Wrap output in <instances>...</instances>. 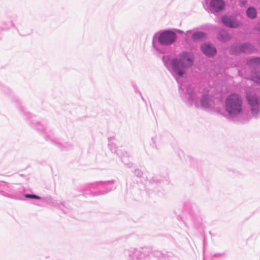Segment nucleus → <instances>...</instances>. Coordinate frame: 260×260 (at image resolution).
Returning a JSON list of instances; mask_svg holds the SVG:
<instances>
[{"label":"nucleus","instance_id":"nucleus-27","mask_svg":"<svg viewBox=\"0 0 260 260\" xmlns=\"http://www.w3.org/2000/svg\"><path fill=\"white\" fill-rule=\"evenodd\" d=\"M159 186H158V188H155V191L157 192L158 196H164L165 194V191L163 190V191H160V190L159 189Z\"/></svg>","mask_w":260,"mask_h":260},{"label":"nucleus","instance_id":"nucleus-20","mask_svg":"<svg viewBox=\"0 0 260 260\" xmlns=\"http://www.w3.org/2000/svg\"><path fill=\"white\" fill-rule=\"evenodd\" d=\"M207 38V34L204 31H197L193 32L191 36V39L193 41H199Z\"/></svg>","mask_w":260,"mask_h":260},{"label":"nucleus","instance_id":"nucleus-2","mask_svg":"<svg viewBox=\"0 0 260 260\" xmlns=\"http://www.w3.org/2000/svg\"><path fill=\"white\" fill-rule=\"evenodd\" d=\"M21 112L27 123L35 129L41 133L45 139L53 144L61 151H67L71 149L73 145L69 143H61L54 137V132L46 126L43 125L40 122L37 121L35 116L29 112H25L23 109L20 108Z\"/></svg>","mask_w":260,"mask_h":260},{"label":"nucleus","instance_id":"nucleus-15","mask_svg":"<svg viewBox=\"0 0 260 260\" xmlns=\"http://www.w3.org/2000/svg\"><path fill=\"white\" fill-rule=\"evenodd\" d=\"M221 22L225 26L232 28H238L241 25L240 21L228 15L223 16L221 18Z\"/></svg>","mask_w":260,"mask_h":260},{"label":"nucleus","instance_id":"nucleus-1","mask_svg":"<svg viewBox=\"0 0 260 260\" xmlns=\"http://www.w3.org/2000/svg\"><path fill=\"white\" fill-rule=\"evenodd\" d=\"M194 59V54L188 51L181 52L178 58L171 59L169 55L162 57L164 66L171 73L178 84V92L180 98L190 104L192 102L191 95L192 91L190 87H188L185 91L184 84L180 82L179 78L183 77L186 74L187 70L193 66Z\"/></svg>","mask_w":260,"mask_h":260},{"label":"nucleus","instance_id":"nucleus-3","mask_svg":"<svg viewBox=\"0 0 260 260\" xmlns=\"http://www.w3.org/2000/svg\"><path fill=\"white\" fill-rule=\"evenodd\" d=\"M126 258L132 260H142L143 259H167L170 257L169 254H164L160 251L151 250L148 247H141L139 249L130 248L124 251Z\"/></svg>","mask_w":260,"mask_h":260},{"label":"nucleus","instance_id":"nucleus-17","mask_svg":"<svg viewBox=\"0 0 260 260\" xmlns=\"http://www.w3.org/2000/svg\"><path fill=\"white\" fill-rule=\"evenodd\" d=\"M232 38L230 33L225 29H220L217 34V39L221 42H226Z\"/></svg>","mask_w":260,"mask_h":260},{"label":"nucleus","instance_id":"nucleus-13","mask_svg":"<svg viewBox=\"0 0 260 260\" xmlns=\"http://www.w3.org/2000/svg\"><path fill=\"white\" fill-rule=\"evenodd\" d=\"M200 49L203 54L208 57H213L217 53L216 48L210 43H203L201 45Z\"/></svg>","mask_w":260,"mask_h":260},{"label":"nucleus","instance_id":"nucleus-4","mask_svg":"<svg viewBox=\"0 0 260 260\" xmlns=\"http://www.w3.org/2000/svg\"><path fill=\"white\" fill-rule=\"evenodd\" d=\"M224 109L226 117L230 121H235L243 112V101L237 93L228 95L224 102Z\"/></svg>","mask_w":260,"mask_h":260},{"label":"nucleus","instance_id":"nucleus-19","mask_svg":"<svg viewBox=\"0 0 260 260\" xmlns=\"http://www.w3.org/2000/svg\"><path fill=\"white\" fill-rule=\"evenodd\" d=\"M246 64L248 67L260 66V57H250L246 59Z\"/></svg>","mask_w":260,"mask_h":260},{"label":"nucleus","instance_id":"nucleus-25","mask_svg":"<svg viewBox=\"0 0 260 260\" xmlns=\"http://www.w3.org/2000/svg\"><path fill=\"white\" fill-rule=\"evenodd\" d=\"M157 138L156 136H154L151 138V141L152 142V144H151L152 147L155 149H158L156 144V140Z\"/></svg>","mask_w":260,"mask_h":260},{"label":"nucleus","instance_id":"nucleus-24","mask_svg":"<svg viewBox=\"0 0 260 260\" xmlns=\"http://www.w3.org/2000/svg\"><path fill=\"white\" fill-rule=\"evenodd\" d=\"M133 172L138 177H141L143 174L142 171L139 169H135Z\"/></svg>","mask_w":260,"mask_h":260},{"label":"nucleus","instance_id":"nucleus-33","mask_svg":"<svg viewBox=\"0 0 260 260\" xmlns=\"http://www.w3.org/2000/svg\"><path fill=\"white\" fill-rule=\"evenodd\" d=\"M258 30L260 31V21L258 25Z\"/></svg>","mask_w":260,"mask_h":260},{"label":"nucleus","instance_id":"nucleus-9","mask_svg":"<svg viewBox=\"0 0 260 260\" xmlns=\"http://www.w3.org/2000/svg\"><path fill=\"white\" fill-rule=\"evenodd\" d=\"M177 39V34L173 30L168 29L160 30L156 32L152 38V46L158 50L156 42L161 45L167 46L174 44Z\"/></svg>","mask_w":260,"mask_h":260},{"label":"nucleus","instance_id":"nucleus-29","mask_svg":"<svg viewBox=\"0 0 260 260\" xmlns=\"http://www.w3.org/2000/svg\"><path fill=\"white\" fill-rule=\"evenodd\" d=\"M136 93H138L140 95V96H141V98L142 100L144 102H146L145 100V99H144V98L143 97V96H142V94H141V92H140V91H139V90H136Z\"/></svg>","mask_w":260,"mask_h":260},{"label":"nucleus","instance_id":"nucleus-32","mask_svg":"<svg viewBox=\"0 0 260 260\" xmlns=\"http://www.w3.org/2000/svg\"><path fill=\"white\" fill-rule=\"evenodd\" d=\"M152 181H154V182H157L158 181V179H155V178H154L152 179Z\"/></svg>","mask_w":260,"mask_h":260},{"label":"nucleus","instance_id":"nucleus-14","mask_svg":"<svg viewBox=\"0 0 260 260\" xmlns=\"http://www.w3.org/2000/svg\"><path fill=\"white\" fill-rule=\"evenodd\" d=\"M13 17V15L10 13H7L5 14L2 22L1 26L0 27V32L1 31L8 30L12 27L17 28L12 20Z\"/></svg>","mask_w":260,"mask_h":260},{"label":"nucleus","instance_id":"nucleus-30","mask_svg":"<svg viewBox=\"0 0 260 260\" xmlns=\"http://www.w3.org/2000/svg\"><path fill=\"white\" fill-rule=\"evenodd\" d=\"M191 32H192V30H187V31H186V33H185V34L187 35V34H188L191 33Z\"/></svg>","mask_w":260,"mask_h":260},{"label":"nucleus","instance_id":"nucleus-11","mask_svg":"<svg viewBox=\"0 0 260 260\" xmlns=\"http://www.w3.org/2000/svg\"><path fill=\"white\" fill-rule=\"evenodd\" d=\"M203 5L205 9L209 8L210 12L215 13L222 11L225 3L224 0H204Z\"/></svg>","mask_w":260,"mask_h":260},{"label":"nucleus","instance_id":"nucleus-10","mask_svg":"<svg viewBox=\"0 0 260 260\" xmlns=\"http://www.w3.org/2000/svg\"><path fill=\"white\" fill-rule=\"evenodd\" d=\"M114 139V137L109 138L108 147L112 152L115 153L121 159V161L128 168H131L133 164L130 162V157L127 152L123 151L121 149H117L115 144L112 142Z\"/></svg>","mask_w":260,"mask_h":260},{"label":"nucleus","instance_id":"nucleus-18","mask_svg":"<svg viewBox=\"0 0 260 260\" xmlns=\"http://www.w3.org/2000/svg\"><path fill=\"white\" fill-rule=\"evenodd\" d=\"M46 201L52 206L58 207V208L62 210L64 213H68L69 212V209L66 207L64 203L58 204L51 197L47 198Z\"/></svg>","mask_w":260,"mask_h":260},{"label":"nucleus","instance_id":"nucleus-8","mask_svg":"<svg viewBox=\"0 0 260 260\" xmlns=\"http://www.w3.org/2000/svg\"><path fill=\"white\" fill-rule=\"evenodd\" d=\"M115 180L100 181L86 184L82 188L83 195L91 194L94 196L105 194L115 189L116 186L114 184Z\"/></svg>","mask_w":260,"mask_h":260},{"label":"nucleus","instance_id":"nucleus-7","mask_svg":"<svg viewBox=\"0 0 260 260\" xmlns=\"http://www.w3.org/2000/svg\"><path fill=\"white\" fill-rule=\"evenodd\" d=\"M182 215L185 219L184 223L185 225L192 223L198 228L202 224V218L200 210L198 206L190 201L185 202L183 206Z\"/></svg>","mask_w":260,"mask_h":260},{"label":"nucleus","instance_id":"nucleus-23","mask_svg":"<svg viewBox=\"0 0 260 260\" xmlns=\"http://www.w3.org/2000/svg\"><path fill=\"white\" fill-rule=\"evenodd\" d=\"M246 16L251 19H254L257 16V12L256 9L253 7H249L246 11Z\"/></svg>","mask_w":260,"mask_h":260},{"label":"nucleus","instance_id":"nucleus-5","mask_svg":"<svg viewBox=\"0 0 260 260\" xmlns=\"http://www.w3.org/2000/svg\"><path fill=\"white\" fill-rule=\"evenodd\" d=\"M0 194L6 198L16 200H24V198L36 200H41V197L29 193H23L24 188L20 185H15L5 182L2 183Z\"/></svg>","mask_w":260,"mask_h":260},{"label":"nucleus","instance_id":"nucleus-6","mask_svg":"<svg viewBox=\"0 0 260 260\" xmlns=\"http://www.w3.org/2000/svg\"><path fill=\"white\" fill-rule=\"evenodd\" d=\"M190 87L192 90L191 99L192 102L191 104L182 100L186 105L189 106L194 105L196 108L201 107L203 109H208L211 108L214 105V101L212 95L207 93H202L198 88H194L191 85H184L183 88L185 91L186 88Z\"/></svg>","mask_w":260,"mask_h":260},{"label":"nucleus","instance_id":"nucleus-16","mask_svg":"<svg viewBox=\"0 0 260 260\" xmlns=\"http://www.w3.org/2000/svg\"><path fill=\"white\" fill-rule=\"evenodd\" d=\"M241 52L242 53L251 54L255 51L254 45L249 42L241 43Z\"/></svg>","mask_w":260,"mask_h":260},{"label":"nucleus","instance_id":"nucleus-12","mask_svg":"<svg viewBox=\"0 0 260 260\" xmlns=\"http://www.w3.org/2000/svg\"><path fill=\"white\" fill-rule=\"evenodd\" d=\"M246 100L253 117L257 118L260 112L259 100L255 94L246 95Z\"/></svg>","mask_w":260,"mask_h":260},{"label":"nucleus","instance_id":"nucleus-26","mask_svg":"<svg viewBox=\"0 0 260 260\" xmlns=\"http://www.w3.org/2000/svg\"><path fill=\"white\" fill-rule=\"evenodd\" d=\"M225 253L224 252H223V253H215L212 256V257H213L220 258H225Z\"/></svg>","mask_w":260,"mask_h":260},{"label":"nucleus","instance_id":"nucleus-21","mask_svg":"<svg viewBox=\"0 0 260 260\" xmlns=\"http://www.w3.org/2000/svg\"><path fill=\"white\" fill-rule=\"evenodd\" d=\"M250 78L253 82L260 83V70L253 69L251 71Z\"/></svg>","mask_w":260,"mask_h":260},{"label":"nucleus","instance_id":"nucleus-22","mask_svg":"<svg viewBox=\"0 0 260 260\" xmlns=\"http://www.w3.org/2000/svg\"><path fill=\"white\" fill-rule=\"evenodd\" d=\"M241 43L237 44H233L230 47V52L231 54L234 55H239L242 52H241Z\"/></svg>","mask_w":260,"mask_h":260},{"label":"nucleus","instance_id":"nucleus-31","mask_svg":"<svg viewBox=\"0 0 260 260\" xmlns=\"http://www.w3.org/2000/svg\"><path fill=\"white\" fill-rule=\"evenodd\" d=\"M2 183H5V182H4V181H0V189H2V186H1V185H2Z\"/></svg>","mask_w":260,"mask_h":260},{"label":"nucleus","instance_id":"nucleus-28","mask_svg":"<svg viewBox=\"0 0 260 260\" xmlns=\"http://www.w3.org/2000/svg\"><path fill=\"white\" fill-rule=\"evenodd\" d=\"M172 30H174L175 33L176 34V32H178L179 34H183L184 33L183 31L180 30V29H173Z\"/></svg>","mask_w":260,"mask_h":260}]
</instances>
